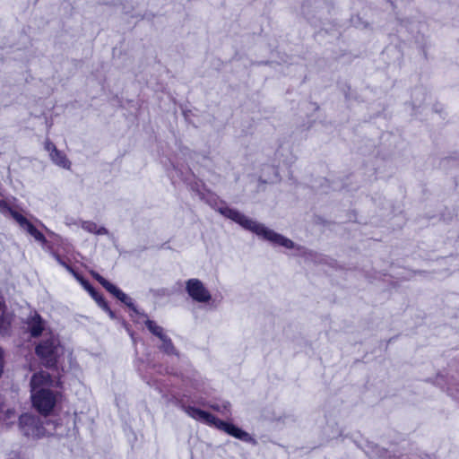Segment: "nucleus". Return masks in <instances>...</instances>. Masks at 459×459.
<instances>
[{
  "label": "nucleus",
  "mask_w": 459,
  "mask_h": 459,
  "mask_svg": "<svg viewBox=\"0 0 459 459\" xmlns=\"http://www.w3.org/2000/svg\"><path fill=\"white\" fill-rule=\"evenodd\" d=\"M218 212L223 216L232 220L239 224L244 229L256 234L258 237L264 240L271 242L273 245L281 246L288 249L295 248V244L290 238L273 231V230L265 227L264 224L257 222L237 210L221 206L218 208Z\"/></svg>",
  "instance_id": "f257e3e1"
},
{
  "label": "nucleus",
  "mask_w": 459,
  "mask_h": 459,
  "mask_svg": "<svg viewBox=\"0 0 459 459\" xmlns=\"http://www.w3.org/2000/svg\"><path fill=\"white\" fill-rule=\"evenodd\" d=\"M52 385L50 375L40 371L32 376L30 393L33 406L44 415L48 414L57 403L58 394L49 389Z\"/></svg>",
  "instance_id": "f03ea898"
},
{
  "label": "nucleus",
  "mask_w": 459,
  "mask_h": 459,
  "mask_svg": "<svg viewBox=\"0 0 459 459\" xmlns=\"http://www.w3.org/2000/svg\"><path fill=\"white\" fill-rule=\"evenodd\" d=\"M181 407L189 417L196 420H199L211 426H215L217 429H221L228 433L229 435L236 438H238L242 441L252 442L254 440L253 437L247 432L238 429L233 424L227 423L217 419L212 414L205 411L186 404H182Z\"/></svg>",
  "instance_id": "7ed1b4c3"
},
{
  "label": "nucleus",
  "mask_w": 459,
  "mask_h": 459,
  "mask_svg": "<svg viewBox=\"0 0 459 459\" xmlns=\"http://www.w3.org/2000/svg\"><path fill=\"white\" fill-rule=\"evenodd\" d=\"M60 351L59 341L53 336L41 341L36 347V354L47 367H52L56 364Z\"/></svg>",
  "instance_id": "20e7f679"
},
{
  "label": "nucleus",
  "mask_w": 459,
  "mask_h": 459,
  "mask_svg": "<svg viewBox=\"0 0 459 459\" xmlns=\"http://www.w3.org/2000/svg\"><path fill=\"white\" fill-rule=\"evenodd\" d=\"M20 429L24 436L32 438L50 434V430L36 416L30 414H23L20 417Z\"/></svg>",
  "instance_id": "39448f33"
},
{
  "label": "nucleus",
  "mask_w": 459,
  "mask_h": 459,
  "mask_svg": "<svg viewBox=\"0 0 459 459\" xmlns=\"http://www.w3.org/2000/svg\"><path fill=\"white\" fill-rule=\"evenodd\" d=\"M186 291L188 296L195 302L207 304L212 300V293L204 283L197 279L191 278L186 281Z\"/></svg>",
  "instance_id": "423d86ee"
},
{
  "label": "nucleus",
  "mask_w": 459,
  "mask_h": 459,
  "mask_svg": "<svg viewBox=\"0 0 459 459\" xmlns=\"http://www.w3.org/2000/svg\"><path fill=\"white\" fill-rule=\"evenodd\" d=\"M93 277L113 296L126 304L127 307L134 308L133 300L130 297H128L126 293H124L121 290H119L117 286L107 281L101 275L97 273H92Z\"/></svg>",
  "instance_id": "0eeeda50"
},
{
  "label": "nucleus",
  "mask_w": 459,
  "mask_h": 459,
  "mask_svg": "<svg viewBox=\"0 0 459 459\" xmlns=\"http://www.w3.org/2000/svg\"><path fill=\"white\" fill-rule=\"evenodd\" d=\"M27 325L29 332L33 337L40 335L45 329V322L37 313H34L28 318Z\"/></svg>",
  "instance_id": "6e6552de"
},
{
  "label": "nucleus",
  "mask_w": 459,
  "mask_h": 459,
  "mask_svg": "<svg viewBox=\"0 0 459 459\" xmlns=\"http://www.w3.org/2000/svg\"><path fill=\"white\" fill-rule=\"evenodd\" d=\"M49 157L56 166L65 169H70L71 161L67 159L66 155L63 152L56 149Z\"/></svg>",
  "instance_id": "1a4fd4ad"
},
{
  "label": "nucleus",
  "mask_w": 459,
  "mask_h": 459,
  "mask_svg": "<svg viewBox=\"0 0 459 459\" xmlns=\"http://www.w3.org/2000/svg\"><path fill=\"white\" fill-rule=\"evenodd\" d=\"M4 209H7L10 212L12 217L19 223L22 229H24L27 224L30 223V221L23 215L16 211L10 209L4 202L0 201V210L4 211Z\"/></svg>",
  "instance_id": "9d476101"
},
{
  "label": "nucleus",
  "mask_w": 459,
  "mask_h": 459,
  "mask_svg": "<svg viewBox=\"0 0 459 459\" xmlns=\"http://www.w3.org/2000/svg\"><path fill=\"white\" fill-rule=\"evenodd\" d=\"M81 227L87 232L96 235H105L108 233L104 227H100L93 221H82Z\"/></svg>",
  "instance_id": "9b49d317"
},
{
  "label": "nucleus",
  "mask_w": 459,
  "mask_h": 459,
  "mask_svg": "<svg viewBox=\"0 0 459 459\" xmlns=\"http://www.w3.org/2000/svg\"><path fill=\"white\" fill-rule=\"evenodd\" d=\"M145 325L148 330L155 336H157L160 341L166 338L168 335L166 334L164 329L157 325L156 322L152 320H146Z\"/></svg>",
  "instance_id": "f8f14e48"
},
{
  "label": "nucleus",
  "mask_w": 459,
  "mask_h": 459,
  "mask_svg": "<svg viewBox=\"0 0 459 459\" xmlns=\"http://www.w3.org/2000/svg\"><path fill=\"white\" fill-rule=\"evenodd\" d=\"M161 342V344L159 346V349L168 355H178L177 351L171 342V339L167 336Z\"/></svg>",
  "instance_id": "ddd939ff"
},
{
  "label": "nucleus",
  "mask_w": 459,
  "mask_h": 459,
  "mask_svg": "<svg viewBox=\"0 0 459 459\" xmlns=\"http://www.w3.org/2000/svg\"><path fill=\"white\" fill-rule=\"evenodd\" d=\"M23 230L31 235L37 241H39L43 244L47 242L44 235L39 231L30 222L27 224Z\"/></svg>",
  "instance_id": "4468645a"
},
{
  "label": "nucleus",
  "mask_w": 459,
  "mask_h": 459,
  "mask_svg": "<svg viewBox=\"0 0 459 459\" xmlns=\"http://www.w3.org/2000/svg\"><path fill=\"white\" fill-rule=\"evenodd\" d=\"M74 278L80 281V283L84 287L85 290H87L91 295H94L95 294V290L91 286V284L86 281L84 280L80 274H78L77 273H75L74 274Z\"/></svg>",
  "instance_id": "2eb2a0df"
},
{
  "label": "nucleus",
  "mask_w": 459,
  "mask_h": 459,
  "mask_svg": "<svg viewBox=\"0 0 459 459\" xmlns=\"http://www.w3.org/2000/svg\"><path fill=\"white\" fill-rule=\"evenodd\" d=\"M10 325V320L5 316L0 317V333H6L8 330V326Z\"/></svg>",
  "instance_id": "dca6fc26"
},
{
  "label": "nucleus",
  "mask_w": 459,
  "mask_h": 459,
  "mask_svg": "<svg viewBox=\"0 0 459 459\" xmlns=\"http://www.w3.org/2000/svg\"><path fill=\"white\" fill-rule=\"evenodd\" d=\"M211 407L213 410L221 411L222 413L228 412L230 411V403H224L221 406H220L219 404H212V405H211Z\"/></svg>",
  "instance_id": "f3484780"
},
{
  "label": "nucleus",
  "mask_w": 459,
  "mask_h": 459,
  "mask_svg": "<svg viewBox=\"0 0 459 459\" xmlns=\"http://www.w3.org/2000/svg\"><path fill=\"white\" fill-rule=\"evenodd\" d=\"M45 150L49 153L50 156L52 152L56 150V147L51 141L48 139L45 142Z\"/></svg>",
  "instance_id": "a211bd4d"
},
{
  "label": "nucleus",
  "mask_w": 459,
  "mask_h": 459,
  "mask_svg": "<svg viewBox=\"0 0 459 459\" xmlns=\"http://www.w3.org/2000/svg\"><path fill=\"white\" fill-rule=\"evenodd\" d=\"M56 259L58 262L59 264L64 266L68 272H70L73 275L76 273L74 271V269L69 266L65 262H64L59 255H56Z\"/></svg>",
  "instance_id": "6ab92c4d"
},
{
  "label": "nucleus",
  "mask_w": 459,
  "mask_h": 459,
  "mask_svg": "<svg viewBox=\"0 0 459 459\" xmlns=\"http://www.w3.org/2000/svg\"><path fill=\"white\" fill-rule=\"evenodd\" d=\"M102 309H104L105 311H107L108 313V315L110 316L111 318L114 317V313L113 311H111L107 304V302L105 300H101V303H99L98 304Z\"/></svg>",
  "instance_id": "aec40b11"
},
{
  "label": "nucleus",
  "mask_w": 459,
  "mask_h": 459,
  "mask_svg": "<svg viewBox=\"0 0 459 459\" xmlns=\"http://www.w3.org/2000/svg\"><path fill=\"white\" fill-rule=\"evenodd\" d=\"M92 298L95 299V301L99 304V303H101V300H104V299L100 296L96 291H95V294L94 295H91Z\"/></svg>",
  "instance_id": "412c9836"
},
{
  "label": "nucleus",
  "mask_w": 459,
  "mask_h": 459,
  "mask_svg": "<svg viewBox=\"0 0 459 459\" xmlns=\"http://www.w3.org/2000/svg\"><path fill=\"white\" fill-rule=\"evenodd\" d=\"M5 414H6V419L9 420V419L14 417V411L13 410H7Z\"/></svg>",
  "instance_id": "4be33fe9"
},
{
  "label": "nucleus",
  "mask_w": 459,
  "mask_h": 459,
  "mask_svg": "<svg viewBox=\"0 0 459 459\" xmlns=\"http://www.w3.org/2000/svg\"><path fill=\"white\" fill-rule=\"evenodd\" d=\"M380 455L383 456L385 459H394V456L389 455L387 451H383Z\"/></svg>",
  "instance_id": "5701e85b"
},
{
  "label": "nucleus",
  "mask_w": 459,
  "mask_h": 459,
  "mask_svg": "<svg viewBox=\"0 0 459 459\" xmlns=\"http://www.w3.org/2000/svg\"><path fill=\"white\" fill-rule=\"evenodd\" d=\"M195 388L197 391H204V388H203V387L201 386V385H199V384H198V385H196L195 386Z\"/></svg>",
  "instance_id": "b1692460"
}]
</instances>
